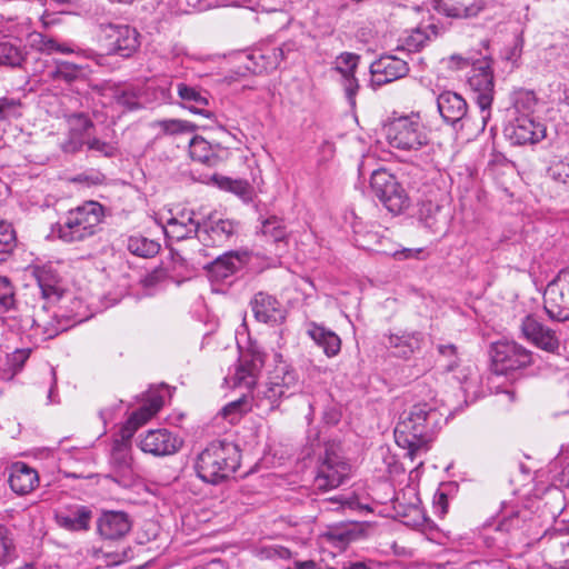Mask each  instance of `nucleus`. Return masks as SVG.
<instances>
[{"mask_svg":"<svg viewBox=\"0 0 569 569\" xmlns=\"http://www.w3.org/2000/svg\"><path fill=\"white\" fill-rule=\"evenodd\" d=\"M443 415L435 402H418L403 410L395 428L396 443L407 449V456L415 460L420 451L427 450L440 428Z\"/></svg>","mask_w":569,"mask_h":569,"instance_id":"nucleus-1","label":"nucleus"},{"mask_svg":"<svg viewBox=\"0 0 569 569\" xmlns=\"http://www.w3.org/2000/svg\"><path fill=\"white\" fill-rule=\"evenodd\" d=\"M279 360L268 373L264 383L259 385L252 399L257 408L264 413L276 410L283 399L290 398L301 389L297 370L278 356Z\"/></svg>","mask_w":569,"mask_h":569,"instance_id":"nucleus-2","label":"nucleus"},{"mask_svg":"<svg viewBox=\"0 0 569 569\" xmlns=\"http://www.w3.org/2000/svg\"><path fill=\"white\" fill-rule=\"evenodd\" d=\"M240 467L238 446L228 441H213L197 459L196 470L203 481L218 485L232 477Z\"/></svg>","mask_w":569,"mask_h":569,"instance_id":"nucleus-3","label":"nucleus"},{"mask_svg":"<svg viewBox=\"0 0 569 569\" xmlns=\"http://www.w3.org/2000/svg\"><path fill=\"white\" fill-rule=\"evenodd\" d=\"M104 208L97 201H87L69 210L58 222V238L66 243L83 241L100 230Z\"/></svg>","mask_w":569,"mask_h":569,"instance_id":"nucleus-4","label":"nucleus"},{"mask_svg":"<svg viewBox=\"0 0 569 569\" xmlns=\"http://www.w3.org/2000/svg\"><path fill=\"white\" fill-rule=\"evenodd\" d=\"M386 138L392 148L412 151L428 144L429 137L418 113L393 119L386 126Z\"/></svg>","mask_w":569,"mask_h":569,"instance_id":"nucleus-5","label":"nucleus"},{"mask_svg":"<svg viewBox=\"0 0 569 569\" xmlns=\"http://www.w3.org/2000/svg\"><path fill=\"white\" fill-rule=\"evenodd\" d=\"M468 84L475 93V101L480 110L481 130H485L491 118V104L493 101L495 82L491 69V60L483 58L472 63Z\"/></svg>","mask_w":569,"mask_h":569,"instance_id":"nucleus-6","label":"nucleus"},{"mask_svg":"<svg viewBox=\"0 0 569 569\" xmlns=\"http://www.w3.org/2000/svg\"><path fill=\"white\" fill-rule=\"evenodd\" d=\"M350 473L351 466L342 457L339 446L327 445L313 486L321 491L336 489L349 478Z\"/></svg>","mask_w":569,"mask_h":569,"instance_id":"nucleus-7","label":"nucleus"},{"mask_svg":"<svg viewBox=\"0 0 569 569\" xmlns=\"http://www.w3.org/2000/svg\"><path fill=\"white\" fill-rule=\"evenodd\" d=\"M373 194L392 213H400L409 206V198L396 177L385 169L375 170L370 178Z\"/></svg>","mask_w":569,"mask_h":569,"instance_id":"nucleus-8","label":"nucleus"},{"mask_svg":"<svg viewBox=\"0 0 569 569\" xmlns=\"http://www.w3.org/2000/svg\"><path fill=\"white\" fill-rule=\"evenodd\" d=\"M100 31L109 54L129 58L140 48V33L129 24H101Z\"/></svg>","mask_w":569,"mask_h":569,"instance_id":"nucleus-9","label":"nucleus"},{"mask_svg":"<svg viewBox=\"0 0 569 569\" xmlns=\"http://www.w3.org/2000/svg\"><path fill=\"white\" fill-rule=\"evenodd\" d=\"M491 358L492 370L497 375H506L532 363V352L515 341L495 343Z\"/></svg>","mask_w":569,"mask_h":569,"instance_id":"nucleus-10","label":"nucleus"},{"mask_svg":"<svg viewBox=\"0 0 569 569\" xmlns=\"http://www.w3.org/2000/svg\"><path fill=\"white\" fill-rule=\"evenodd\" d=\"M543 308L552 320H569V269L561 270L548 283L543 293Z\"/></svg>","mask_w":569,"mask_h":569,"instance_id":"nucleus-11","label":"nucleus"},{"mask_svg":"<svg viewBox=\"0 0 569 569\" xmlns=\"http://www.w3.org/2000/svg\"><path fill=\"white\" fill-rule=\"evenodd\" d=\"M293 51V43L281 46L264 44L254 48L248 56L246 68L253 73H263L276 70L281 61Z\"/></svg>","mask_w":569,"mask_h":569,"instance_id":"nucleus-12","label":"nucleus"},{"mask_svg":"<svg viewBox=\"0 0 569 569\" xmlns=\"http://www.w3.org/2000/svg\"><path fill=\"white\" fill-rule=\"evenodd\" d=\"M546 126L529 116H518L506 128V137L513 146L535 144L546 137Z\"/></svg>","mask_w":569,"mask_h":569,"instance_id":"nucleus-13","label":"nucleus"},{"mask_svg":"<svg viewBox=\"0 0 569 569\" xmlns=\"http://www.w3.org/2000/svg\"><path fill=\"white\" fill-rule=\"evenodd\" d=\"M182 445L183 440L168 429L149 430L139 441V447L143 452L156 457L174 455Z\"/></svg>","mask_w":569,"mask_h":569,"instance_id":"nucleus-14","label":"nucleus"},{"mask_svg":"<svg viewBox=\"0 0 569 569\" xmlns=\"http://www.w3.org/2000/svg\"><path fill=\"white\" fill-rule=\"evenodd\" d=\"M522 337L547 352H556L559 349L560 341L556 331L540 322L535 316H526L520 323Z\"/></svg>","mask_w":569,"mask_h":569,"instance_id":"nucleus-15","label":"nucleus"},{"mask_svg":"<svg viewBox=\"0 0 569 569\" xmlns=\"http://www.w3.org/2000/svg\"><path fill=\"white\" fill-rule=\"evenodd\" d=\"M408 63L395 56L385 54L370 66L372 87H382L403 78L409 72Z\"/></svg>","mask_w":569,"mask_h":569,"instance_id":"nucleus-16","label":"nucleus"},{"mask_svg":"<svg viewBox=\"0 0 569 569\" xmlns=\"http://www.w3.org/2000/svg\"><path fill=\"white\" fill-rule=\"evenodd\" d=\"M136 430L134 426L126 422L120 439L113 441L110 465L113 472L120 477H129L132 472L131 438Z\"/></svg>","mask_w":569,"mask_h":569,"instance_id":"nucleus-17","label":"nucleus"},{"mask_svg":"<svg viewBox=\"0 0 569 569\" xmlns=\"http://www.w3.org/2000/svg\"><path fill=\"white\" fill-rule=\"evenodd\" d=\"M238 223L230 219L208 220L201 222L199 240L204 246L221 247L230 242L237 234Z\"/></svg>","mask_w":569,"mask_h":569,"instance_id":"nucleus-18","label":"nucleus"},{"mask_svg":"<svg viewBox=\"0 0 569 569\" xmlns=\"http://www.w3.org/2000/svg\"><path fill=\"white\" fill-rule=\"evenodd\" d=\"M201 222L196 219V212L182 209L172 214L163 227L164 234L172 240L181 241L199 236Z\"/></svg>","mask_w":569,"mask_h":569,"instance_id":"nucleus-19","label":"nucleus"},{"mask_svg":"<svg viewBox=\"0 0 569 569\" xmlns=\"http://www.w3.org/2000/svg\"><path fill=\"white\" fill-rule=\"evenodd\" d=\"M264 365V356L260 352H253L242 356L239 359L233 376L230 381L233 387H243L252 389Z\"/></svg>","mask_w":569,"mask_h":569,"instance_id":"nucleus-20","label":"nucleus"},{"mask_svg":"<svg viewBox=\"0 0 569 569\" xmlns=\"http://www.w3.org/2000/svg\"><path fill=\"white\" fill-rule=\"evenodd\" d=\"M429 6L439 14L453 19L477 17L485 8L483 0H429Z\"/></svg>","mask_w":569,"mask_h":569,"instance_id":"nucleus-21","label":"nucleus"},{"mask_svg":"<svg viewBox=\"0 0 569 569\" xmlns=\"http://www.w3.org/2000/svg\"><path fill=\"white\" fill-rule=\"evenodd\" d=\"M437 108L443 121L457 126L468 114V104L462 96L455 91H443L437 98Z\"/></svg>","mask_w":569,"mask_h":569,"instance_id":"nucleus-22","label":"nucleus"},{"mask_svg":"<svg viewBox=\"0 0 569 569\" xmlns=\"http://www.w3.org/2000/svg\"><path fill=\"white\" fill-rule=\"evenodd\" d=\"M132 522L123 511H103L97 521L99 535L108 540H118L131 529Z\"/></svg>","mask_w":569,"mask_h":569,"instance_id":"nucleus-23","label":"nucleus"},{"mask_svg":"<svg viewBox=\"0 0 569 569\" xmlns=\"http://www.w3.org/2000/svg\"><path fill=\"white\" fill-rule=\"evenodd\" d=\"M189 153L192 160L208 167H216L224 161L229 151L219 144H211L202 137L196 136L189 142Z\"/></svg>","mask_w":569,"mask_h":569,"instance_id":"nucleus-24","label":"nucleus"},{"mask_svg":"<svg viewBox=\"0 0 569 569\" xmlns=\"http://www.w3.org/2000/svg\"><path fill=\"white\" fill-rule=\"evenodd\" d=\"M423 335L419 331H400L390 333L385 342L395 357L409 359L416 351L420 350Z\"/></svg>","mask_w":569,"mask_h":569,"instance_id":"nucleus-25","label":"nucleus"},{"mask_svg":"<svg viewBox=\"0 0 569 569\" xmlns=\"http://www.w3.org/2000/svg\"><path fill=\"white\" fill-rule=\"evenodd\" d=\"M177 93L180 98V104L183 108L206 118L211 117L212 113L207 109L209 104V94L206 90L184 82H179L177 83Z\"/></svg>","mask_w":569,"mask_h":569,"instance_id":"nucleus-26","label":"nucleus"},{"mask_svg":"<svg viewBox=\"0 0 569 569\" xmlns=\"http://www.w3.org/2000/svg\"><path fill=\"white\" fill-rule=\"evenodd\" d=\"M9 485L17 495L30 493L39 485V476L36 469L26 462L18 461L10 467Z\"/></svg>","mask_w":569,"mask_h":569,"instance_id":"nucleus-27","label":"nucleus"},{"mask_svg":"<svg viewBox=\"0 0 569 569\" xmlns=\"http://www.w3.org/2000/svg\"><path fill=\"white\" fill-rule=\"evenodd\" d=\"M306 332L327 357L332 358L340 352L341 339L335 331L311 321L307 323Z\"/></svg>","mask_w":569,"mask_h":569,"instance_id":"nucleus-28","label":"nucleus"},{"mask_svg":"<svg viewBox=\"0 0 569 569\" xmlns=\"http://www.w3.org/2000/svg\"><path fill=\"white\" fill-rule=\"evenodd\" d=\"M254 318L263 323H274L282 319L280 302L264 292H258L251 300Z\"/></svg>","mask_w":569,"mask_h":569,"instance_id":"nucleus-29","label":"nucleus"},{"mask_svg":"<svg viewBox=\"0 0 569 569\" xmlns=\"http://www.w3.org/2000/svg\"><path fill=\"white\" fill-rule=\"evenodd\" d=\"M92 512L84 506L76 507L68 512L56 516L59 527L69 531H86L89 529Z\"/></svg>","mask_w":569,"mask_h":569,"instance_id":"nucleus-30","label":"nucleus"},{"mask_svg":"<svg viewBox=\"0 0 569 569\" xmlns=\"http://www.w3.org/2000/svg\"><path fill=\"white\" fill-rule=\"evenodd\" d=\"M242 264V259L238 252L230 251L216 258L209 266V273L218 279L223 280L233 274Z\"/></svg>","mask_w":569,"mask_h":569,"instance_id":"nucleus-31","label":"nucleus"},{"mask_svg":"<svg viewBox=\"0 0 569 569\" xmlns=\"http://www.w3.org/2000/svg\"><path fill=\"white\" fill-rule=\"evenodd\" d=\"M466 397V401H473L480 395V375L471 366L460 368L453 376Z\"/></svg>","mask_w":569,"mask_h":569,"instance_id":"nucleus-32","label":"nucleus"},{"mask_svg":"<svg viewBox=\"0 0 569 569\" xmlns=\"http://www.w3.org/2000/svg\"><path fill=\"white\" fill-rule=\"evenodd\" d=\"M82 74V68L76 63L63 60H56L54 67L49 68L44 73V79L52 82L71 83Z\"/></svg>","mask_w":569,"mask_h":569,"instance_id":"nucleus-33","label":"nucleus"},{"mask_svg":"<svg viewBox=\"0 0 569 569\" xmlns=\"http://www.w3.org/2000/svg\"><path fill=\"white\" fill-rule=\"evenodd\" d=\"M361 530L357 523H346L330 527L325 537L338 548H346L350 542L359 538Z\"/></svg>","mask_w":569,"mask_h":569,"instance_id":"nucleus-34","label":"nucleus"},{"mask_svg":"<svg viewBox=\"0 0 569 569\" xmlns=\"http://www.w3.org/2000/svg\"><path fill=\"white\" fill-rule=\"evenodd\" d=\"M36 278L44 298L59 296L60 277L50 266H42L36 269Z\"/></svg>","mask_w":569,"mask_h":569,"instance_id":"nucleus-35","label":"nucleus"},{"mask_svg":"<svg viewBox=\"0 0 569 569\" xmlns=\"http://www.w3.org/2000/svg\"><path fill=\"white\" fill-rule=\"evenodd\" d=\"M163 406V398L159 395H151L147 403L140 409L132 412L128 419L129 426H134L137 429L152 418Z\"/></svg>","mask_w":569,"mask_h":569,"instance_id":"nucleus-36","label":"nucleus"},{"mask_svg":"<svg viewBox=\"0 0 569 569\" xmlns=\"http://www.w3.org/2000/svg\"><path fill=\"white\" fill-rule=\"evenodd\" d=\"M128 250L141 258H152L160 251V243L142 236H131L127 243Z\"/></svg>","mask_w":569,"mask_h":569,"instance_id":"nucleus-37","label":"nucleus"},{"mask_svg":"<svg viewBox=\"0 0 569 569\" xmlns=\"http://www.w3.org/2000/svg\"><path fill=\"white\" fill-rule=\"evenodd\" d=\"M23 60L21 48L8 37H0V66L19 67Z\"/></svg>","mask_w":569,"mask_h":569,"instance_id":"nucleus-38","label":"nucleus"},{"mask_svg":"<svg viewBox=\"0 0 569 569\" xmlns=\"http://www.w3.org/2000/svg\"><path fill=\"white\" fill-rule=\"evenodd\" d=\"M32 328L36 336H40L42 340H48L67 330L68 326L57 317L44 321L38 316V318L32 320Z\"/></svg>","mask_w":569,"mask_h":569,"instance_id":"nucleus-39","label":"nucleus"},{"mask_svg":"<svg viewBox=\"0 0 569 569\" xmlns=\"http://www.w3.org/2000/svg\"><path fill=\"white\" fill-rule=\"evenodd\" d=\"M260 232L273 242L284 241L288 237L284 221L276 216H270L261 220Z\"/></svg>","mask_w":569,"mask_h":569,"instance_id":"nucleus-40","label":"nucleus"},{"mask_svg":"<svg viewBox=\"0 0 569 569\" xmlns=\"http://www.w3.org/2000/svg\"><path fill=\"white\" fill-rule=\"evenodd\" d=\"M512 106L519 116H529L533 113L538 100L531 90L519 89L512 93Z\"/></svg>","mask_w":569,"mask_h":569,"instance_id":"nucleus-41","label":"nucleus"},{"mask_svg":"<svg viewBox=\"0 0 569 569\" xmlns=\"http://www.w3.org/2000/svg\"><path fill=\"white\" fill-rule=\"evenodd\" d=\"M31 353V349H16L13 352L7 355L6 369L4 375L7 379H12L17 373H19L26 361L29 359Z\"/></svg>","mask_w":569,"mask_h":569,"instance_id":"nucleus-42","label":"nucleus"},{"mask_svg":"<svg viewBox=\"0 0 569 569\" xmlns=\"http://www.w3.org/2000/svg\"><path fill=\"white\" fill-rule=\"evenodd\" d=\"M17 244L16 231L11 223L0 220V261H4Z\"/></svg>","mask_w":569,"mask_h":569,"instance_id":"nucleus-43","label":"nucleus"},{"mask_svg":"<svg viewBox=\"0 0 569 569\" xmlns=\"http://www.w3.org/2000/svg\"><path fill=\"white\" fill-rule=\"evenodd\" d=\"M22 116V102L12 97L0 98V121H9Z\"/></svg>","mask_w":569,"mask_h":569,"instance_id":"nucleus-44","label":"nucleus"},{"mask_svg":"<svg viewBox=\"0 0 569 569\" xmlns=\"http://www.w3.org/2000/svg\"><path fill=\"white\" fill-rule=\"evenodd\" d=\"M360 57L352 52H342L335 61V70L338 71L341 77L355 74L358 67Z\"/></svg>","mask_w":569,"mask_h":569,"instance_id":"nucleus-45","label":"nucleus"},{"mask_svg":"<svg viewBox=\"0 0 569 569\" xmlns=\"http://www.w3.org/2000/svg\"><path fill=\"white\" fill-rule=\"evenodd\" d=\"M14 288L9 278L0 276V313L14 307Z\"/></svg>","mask_w":569,"mask_h":569,"instance_id":"nucleus-46","label":"nucleus"},{"mask_svg":"<svg viewBox=\"0 0 569 569\" xmlns=\"http://www.w3.org/2000/svg\"><path fill=\"white\" fill-rule=\"evenodd\" d=\"M547 174L556 182L567 184L569 180V159H555L548 167Z\"/></svg>","mask_w":569,"mask_h":569,"instance_id":"nucleus-47","label":"nucleus"},{"mask_svg":"<svg viewBox=\"0 0 569 569\" xmlns=\"http://www.w3.org/2000/svg\"><path fill=\"white\" fill-rule=\"evenodd\" d=\"M14 556V545L9 530L0 526V566L7 565Z\"/></svg>","mask_w":569,"mask_h":569,"instance_id":"nucleus-48","label":"nucleus"},{"mask_svg":"<svg viewBox=\"0 0 569 569\" xmlns=\"http://www.w3.org/2000/svg\"><path fill=\"white\" fill-rule=\"evenodd\" d=\"M30 44L33 49L46 53L52 54L54 53V47L57 46V40L48 37L41 32H33L29 36Z\"/></svg>","mask_w":569,"mask_h":569,"instance_id":"nucleus-49","label":"nucleus"},{"mask_svg":"<svg viewBox=\"0 0 569 569\" xmlns=\"http://www.w3.org/2000/svg\"><path fill=\"white\" fill-rule=\"evenodd\" d=\"M159 127L167 134H176L180 132H192L196 126L186 120L169 119L159 122Z\"/></svg>","mask_w":569,"mask_h":569,"instance_id":"nucleus-50","label":"nucleus"},{"mask_svg":"<svg viewBox=\"0 0 569 569\" xmlns=\"http://www.w3.org/2000/svg\"><path fill=\"white\" fill-rule=\"evenodd\" d=\"M68 124L69 130L76 133H79L83 136L84 132H87L90 128L93 127V122L91 119L80 112V113H72L68 117Z\"/></svg>","mask_w":569,"mask_h":569,"instance_id":"nucleus-51","label":"nucleus"},{"mask_svg":"<svg viewBox=\"0 0 569 569\" xmlns=\"http://www.w3.org/2000/svg\"><path fill=\"white\" fill-rule=\"evenodd\" d=\"M86 144L88 149L103 157L111 158L117 154L118 148L114 143L103 141L98 138L89 139Z\"/></svg>","mask_w":569,"mask_h":569,"instance_id":"nucleus-52","label":"nucleus"},{"mask_svg":"<svg viewBox=\"0 0 569 569\" xmlns=\"http://www.w3.org/2000/svg\"><path fill=\"white\" fill-rule=\"evenodd\" d=\"M113 99L118 106L127 110H134L140 107L138 97L129 90H114Z\"/></svg>","mask_w":569,"mask_h":569,"instance_id":"nucleus-53","label":"nucleus"},{"mask_svg":"<svg viewBox=\"0 0 569 569\" xmlns=\"http://www.w3.org/2000/svg\"><path fill=\"white\" fill-rule=\"evenodd\" d=\"M84 143L83 136L69 130L68 136L61 142V149L66 153H76L81 150Z\"/></svg>","mask_w":569,"mask_h":569,"instance_id":"nucleus-54","label":"nucleus"},{"mask_svg":"<svg viewBox=\"0 0 569 569\" xmlns=\"http://www.w3.org/2000/svg\"><path fill=\"white\" fill-rule=\"evenodd\" d=\"M427 40L428 37L426 33L422 30L417 29L408 36L405 46L408 51H418L426 44Z\"/></svg>","mask_w":569,"mask_h":569,"instance_id":"nucleus-55","label":"nucleus"},{"mask_svg":"<svg viewBox=\"0 0 569 569\" xmlns=\"http://www.w3.org/2000/svg\"><path fill=\"white\" fill-rule=\"evenodd\" d=\"M433 512L438 517H443L448 511V497L442 491H437L432 503Z\"/></svg>","mask_w":569,"mask_h":569,"instance_id":"nucleus-56","label":"nucleus"},{"mask_svg":"<svg viewBox=\"0 0 569 569\" xmlns=\"http://www.w3.org/2000/svg\"><path fill=\"white\" fill-rule=\"evenodd\" d=\"M223 187L241 197L249 192V184L242 180L226 179V184Z\"/></svg>","mask_w":569,"mask_h":569,"instance_id":"nucleus-57","label":"nucleus"},{"mask_svg":"<svg viewBox=\"0 0 569 569\" xmlns=\"http://www.w3.org/2000/svg\"><path fill=\"white\" fill-rule=\"evenodd\" d=\"M343 79V88L346 91V96L349 100H352L357 93L359 88L358 80L355 74L342 77Z\"/></svg>","mask_w":569,"mask_h":569,"instance_id":"nucleus-58","label":"nucleus"},{"mask_svg":"<svg viewBox=\"0 0 569 569\" xmlns=\"http://www.w3.org/2000/svg\"><path fill=\"white\" fill-rule=\"evenodd\" d=\"M422 252V249H403L401 251H397L395 253V257H397L400 260L403 259H411V258H418L419 254Z\"/></svg>","mask_w":569,"mask_h":569,"instance_id":"nucleus-59","label":"nucleus"},{"mask_svg":"<svg viewBox=\"0 0 569 569\" xmlns=\"http://www.w3.org/2000/svg\"><path fill=\"white\" fill-rule=\"evenodd\" d=\"M438 351L441 356L447 358H455L457 356V348L455 345H439Z\"/></svg>","mask_w":569,"mask_h":569,"instance_id":"nucleus-60","label":"nucleus"},{"mask_svg":"<svg viewBox=\"0 0 569 569\" xmlns=\"http://www.w3.org/2000/svg\"><path fill=\"white\" fill-rule=\"evenodd\" d=\"M240 406H241L240 401H232V402H230V403H228L227 406L223 407L222 415L224 417H229L231 413L238 411Z\"/></svg>","mask_w":569,"mask_h":569,"instance_id":"nucleus-61","label":"nucleus"},{"mask_svg":"<svg viewBox=\"0 0 569 569\" xmlns=\"http://www.w3.org/2000/svg\"><path fill=\"white\" fill-rule=\"evenodd\" d=\"M450 59H451V61H452V62H455V63H456V66H457L458 68H463V67L469 66V60H468V59H466V58H463V57H461V56H456V54H455V56H451V58H450Z\"/></svg>","mask_w":569,"mask_h":569,"instance_id":"nucleus-62","label":"nucleus"},{"mask_svg":"<svg viewBox=\"0 0 569 569\" xmlns=\"http://www.w3.org/2000/svg\"><path fill=\"white\" fill-rule=\"evenodd\" d=\"M163 277V273L161 270H156L152 274H149L147 278H146V283L147 284H152L154 283L156 281H158L159 279H161Z\"/></svg>","mask_w":569,"mask_h":569,"instance_id":"nucleus-63","label":"nucleus"},{"mask_svg":"<svg viewBox=\"0 0 569 569\" xmlns=\"http://www.w3.org/2000/svg\"><path fill=\"white\" fill-rule=\"evenodd\" d=\"M342 569H369V567L363 562H352L343 566Z\"/></svg>","mask_w":569,"mask_h":569,"instance_id":"nucleus-64","label":"nucleus"}]
</instances>
